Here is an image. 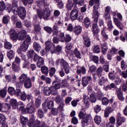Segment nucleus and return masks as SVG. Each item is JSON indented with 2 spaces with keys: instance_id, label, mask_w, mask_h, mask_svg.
Listing matches in <instances>:
<instances>
[{
  "instance_id": "1",
  "label": "nucleus",
  "mask_w": 127,
  "mask_h": 127,
  "mask_svg": "<svg viewBox=\"0 0 127 127\" xmlns=\"http://www.w3.org/2000/svg\"><path fill=\"white\" fill-rule=\"evenodd\" d=\"M19 0H13L12 3V11L14 14H18V16L22 19H24L25 15H26V10L23 7L18 8L17 5V1Z\"/></svg>"
},
{
  "instance_id": "2",
  "label": "nucleus",
  "mask_w": 127,
  "mask_h": 127,
  "mask_svg": "<svg viewBox=\"0 0 127 127\" xmlns=\"http://www.w3.org/2000/svg\"><path fill=\"white\" fill-rule=\"evenodd\" d=\"M19 80L20 81V84L22 85L24 84V87L26 89H30L32 87V82H34L35 81V77L32 76L31 78L28 77L27 74H22L19 77Z\"/></svg>"
},
{
  "instance_id": "3",
  "label": "nucleus",
  "mask_w": 127,
  "mask_h": 127,
  "mask_svg": "<svg viewBox=\"0 0 127 127\" xmlns=\"http://www.w3.org/2000/svg\"><path fill=\"white\" fill-rule=\"evenodd\" d=\"M26 31L25 30H22L18 33H16V31L14 29H11L10 30L9 35L11 39L12 40H23L25 37H26Z\"/></svg>"
},
{
  "instance_id": "4",
  "label": "nucleus",
  "mask_w": 127,
  "mask_h": 127,
  "mask_svg": "<svg viewBox=\"0 0 127 127\" xmlns=\"http://www.w3.org/2000/svg\"><path fill=\"white\" fill-rule=\"evenodd\" d=\"M37 13L38 17H39L40 19L43 18L45 20H48L50 18L51 10H50L49 7L45 8L42 10L38 9L37 10Z\"/></svg>"
},
{
  "instance_id": "5",
  "label": "nucleus",
  "mask_w": 127,
  "mask_h": 127,
  "mask_svg": "<svg viewBox=\"0 0 127 127\" xmlns=\"http://www.w3.org/2000/svg\"><path fill=\"white\" fill-rule=\"evenodd\" d=\"M18 105L21 106L19 107L20 111H21L23 114H32V113H34L35 111V108L34 106H33V103H28L27 105V108H24L25 105L23 104V102L20 101L18 102Z\"/></svg>"
},
{
  "instance_id": "6",
  "label": "nucleus",
  "mask_w": 127,
  "mask_h": 127,
  "mask_svg": "<svg viewBox=\"0 0 127 127\" xmlns=\"http://www.w3.org/2000/svg\"><path fill=\"white\" fill-rule=\"evenodd\" d=\"M79 16V11L76 9H73L70 13V19L74 21V20H79V21H83V16Z\"/></svg>"
},
{
  "instance_id": "7",
  "label": "nucleus",
  "mask_w": 127,
  "mask_h": 127,
  "mask_svg": "<svg viewBox=\"0 0 127 127\" xmlns=\"http://www.w3.org/2000/svg\"><path fill=\"white\" fill-rule=\"evenodd\" d=\"M45 50L47 52L50 51L52 54L56 53V50L55 49V46L50 41H47L45 43Z\"/></svg>"
},
{
  "instance_id": "8",
  "label": "nucleus",
  "mask_w": 127,
  "mask_h": 127,
  "mask_svg": "<svg viewBox=\"0 0 127 127\" xmlns=\"http://www.w3.org/2000/svg\"><path fill=\"white\" fill-rule=\"evenodd\" d=\"M43 93L46 96H50L51 94L54 96L58 95V91L56 90H53V87L50 88L48 87H45L44 88Z\"/></svg>"
},
{
  "instance_id": "9",
  "label": "nucleus",
  "mask_w": 127,
  "mask_h": 127,
  "mask_svg": "<svg viewBox=\"0 0 127 127\" xmlns=\"http://www.w3.org/2000/svg\"><path fill=\"white\" fill-rule=\"evenodd\" d=\"M78 117L79 119H82V121L81 122L82 124H88V123H89L90 115L80 111L79 113Z\"/></svg>"
},
{
  "instance_id": "10",
  "label": "nucleus",
  "mask_w": 127,
  "mask_h": 127,
  "mask_svg": "<svg viewBox=\"0 0 127 127\" xmlns=\"http://www.w3.org/2000/svg\"><path fill=\"white\" fill-rule=\"evenodd\" d=\"M92 32L94 37H97L99 32H100V30L98 28V22H95L93 21L92 24Z\"/></svg>"
},
{
  "instance_id": "11",
  "label": "nucleus",
  "mask_w": 127,
  "mask_h": 127,
  "mask_svg": "<svg viewBox=\"0 0 127 127\" xmlns=\"http://www.w3.org/2000/svg\"><path fill=\"white\" fill-rule=\"evenodd\" d=\"M61 67H63L64 68L66 74H68L69 72H70V66H69V64L63 59H62L61 61Z\"/></svg>"
},
{
  "instance_id": "12",
  "label": "nucleus",
  "mask_w": 127,
  "mask_h": 127,
  "mask_svg": "<svg viewBox=\"0 0 127 127\" xmlns=\"http://www.w3.org/2000/svg\"><path fill=\"white\" fill-rule=\"evenodd\" d=\"M8 110H10V105L8 104L0 103V112L5 113V112H7Z\"/></svg>"
},
{
  "instance_id": "13",
  "label": "nucleus",
  "mask_w": 127,
  "mask_h": 127,
  "mask_svg": "<svg viewBox=\"0 0 127 127\" xmlns=\"http://www.w3.org/2000/svg\"><path fill=\"white\" fill-rule=\"evenodd\" d=\"M125 122H126V119L124 117H122L121 113H118L116 121L117 125L120 127V126H122Z\"/></svg>"
},
{
  "instance_id": "14",
  "label": "nucleus",
  "mask_w": 127,
  "mask_h": 127,
  "mask_svg": "<svg viewBox=\"0 0 127 127\" xmlns=\"http://www.w3.org/2000/svg\"><path fill=\"white\" fill-rule=\"evenodd\" d=\"M27 48H28V45L25 44V43H23L20 48L17 50V53L18 54H21L22 52H26Z\"/></svg>"
},
{
  "instance_id": "15",
  "label": "nucleus",
  "mask_w": 127,
  "mask_h": 127,
  "mask_svg": "<svg viewBox=\"0 0 127 127\" xmlns=\"http://www.w3.org/2000/svg\"><path fill=\"white\" fill-rule=\"evenodd\" d=\"M116 110V107L113 108V107L107 106L105 110L104 117L108 118L112 112H114Z\"/></svg>"
},
{
  "instance_id": "16",
  "label": "nucleus",
  "mask_w": 127,
  "mask_h": 127,
  "mask_svg": "<svg viewBox=\"0 0 127 127\" xmlns=\"http://www.w3.org/2000/svg\"><path fill=\"white\" fill-rule=\"evenodd\" d=\"M87 72V70L86 69V68L84 66H77V68L76 70V74L78 75H79V76H81L82 74L83 75H84V74H86V72Z\"/></svg>"
},
{
  "instance_id": "17",
  "label": "nucleus",
  "mask_w": 127,
  "mask_h": 127,
  "mask_svg": "<svg viewBox=\"0 0 127 127\" xmlns=\"http://www.w3.org/2000/svg\"><path fill=\"white\" fill-rule=\"evenodd\" d=\"M116 94L119 101H124V100H125V97H124V94H123V92L122 91V89H121L120 88L117 89L116 90Z\"/></svg>"
},
{
  "instance_id": "18",
  "label": "nucleus",
  "mask_w": 127,
  "mask_h": 127,
  "mask_svg": "<svg viewBox=\"0 0 127 127\" xmlns=\"http://www.w3.org/2000/svg\"><path fill=\"white\" fill-rule=\"evenodd\" d=\"M92 80V77L91 76H85L82 77V84L83 87H86L88 84H89V82Z\"/></svg>"
},
{
  "instance_id": "19",
  "label": "nucleus",
  "mask_w": 127,
  "mask_h": 127,
  "mask_svg": "<svg viewBox=\"0 0 127 127\" xmlns=\"http://www.w3.org/2000/svg\"><path fill=\"white\" fill-rule=\"evenodd\" d=\"M10 105L12 107V109L13 110H15L17 109V108H18L19 110V107H21L20 105H18V103H17V101L16 100L14 99H12L10 101Z\"/></svg>"
},
{
  "instance_id": "20",
  "label": "nucleus",
  "mask_w": 127,
  "mask_h": 127,
  "mask_svg": "<svg viewBox=\"0 0 127 127\" xmlns=\"http://www.w3.org/2000/svg\"><path fill=\"white\" fill-rule=\"evenodd\" d=\"M83 39L85 46H86V47H90V46H91V41L90 40V38L87 36L83 35Z\"/></svg>"
},
{
  "instance_id": "21",
  "label": "nucleus",
  "mask_w": 127,
  "mask_h": 127,
  "mask_svg": "<svg viewBox=\"0 0 127 127\" xmlns=\"http://www.w3.org/2000/svg\"><path fill=\"white\" fill-rule=\"evenodd\" d=\"M99 16H100V13L98 10H93L92 13V18L94 19L93 21L94 22H98V20H99Z\"/></svg>"
},
{
  "instance_id": "22",
  "label": "nucleus",
  "mask_w": 127,
  "mask_h": 127,
  "mask_svg": "<svg viewBox=\"0 0 127 127\" xmlns=\"http://www.w3.org/2000/svg\"><path fill=\"white\" fill-rule=\"evenodd\" d=\"M83 102L84 104H85V108L88 109L89 108L90 104L89 103L90 102V98L88 95H84L83 97Z\"/></svg>"
},
{
  "instance_id": "23",
  "label": "nucleus",
  "mask_w": 127,
  "mask_h": 127,
  "mask_svg": "<svg viewBox=\"0 0 127 127\" xmlns=\"http://www.w3.org/2000/svg\"><path fill=\"white\" fill-rule=\"evenodd\" d=\"M43 65H44V60L41 57H39L37 63V66L39 67V68H41V67H42Z\"/></svg>"
},
{
  "instance_id": "24",
  "label": "nucleus",
  "mask_w": 127,
  "mask_h": 127,
  "mask_svg": "<svg viewBox=\"0 0 127 127\" xmlns=\"http://www.w3.org/2000/svg\"><path fill=\"white\" fill-rule=\"evenodd\" d=\"M53 86L51 87H53V90H55L56 91H57V90H59V89L62 87L60 83H56V81L53 82Z\"/></svg>"
},
{
  "instance_id": "25",
  "label": "nucleus",
  "mask_w": 127,
  "mask_h": 127,
  "mask_svg": "<svg viewBox=\"0 0 127 127\" xmlns=\"http://www.w3.org/2000/svg\"><path fill=\"white\" fill-rule=\"evenodd\" d=\"M33 48L35 51L37 52H38L41 50V46L39 44L36 43V42H34L33 44Z\"/></svg>"
},
{
  "instance_id": "26",
  "label": "nucleus",
  "mask_w": 127,
  "mask_h": 127,
  "mask_svg": "<svg viewBox=\"0 0 127 127\" xmlns=\"http://www.w3.org/2000/svg\"><path fill=\"white\" fill-rule=\"evenodd\" d=\"M66 6L68 10H71V9H72L73 6H74V4L73 3L72 0H67V3Z\"/></svg>"
},
{
  "instance_id": "27",
  "label": "nucleus",
  "mask_w": 127,
  "mask_h": 127,
  "mask_svg": "<svg viewBox=\"0 0 127 127\" xmlns=\"http://www.w3.org/2000/svg\"><path fill=\"white\" fill-rule=\"evenodd\" d=\"M36 3L38 7H41L43 4L47 5L45 0H39L36 1Z\"/></svg>"
},
{
  "instance_id": "28",
  "label": "nucleus",
  "mask_w": 127,
  "mask_h": 127,
  "mask_svg": "<svg viewBox=\"0 0 127 127\" xmlns=\"http://www.w3.org/2000/svg\"><path fill=\"white\" fill-rule=\"evenodd\" d=\"M92 52L93 53H100L101 52V48H100V47L98 45H95L92 47Z\"/></svg>"
},
{
  "instance_id": "29",
  "label": "nucleus",
  "mask_w": 127,
  "mask_h": 127,
  "mask_svg": "<svg viewBox=\"0 0 127 127\" xmlns=\"http://www.w3.org/2000/svg\"><path fill=\"white\" fill-rule=\"evenodd\" d=\"M10 20V17H9V16H4L2 18V23H3V24H7L9 22Z\"/></svg>"
},
{
  "instance_id": "30",
  "label": "nucleus",
  "mask_w": 127,
  "mask_h": 127,
  "mask_svg": "<svg viewBox=\"0 0 127 127\" xmlns=\"http://www.w3.org/2000/svg\"><path fill=\"white\" fill-rule=\"evenodd\" d=\"M41 79L42 81H45L46 84H51V78L49 77H46L44 75H41Z\"/></svg>"
},
{
  "instance_id": "31",
  "label": "nucleus",
  "mask_w": 127,
  "mask_h": 127,
  "mask_svg": "<svg viewBox=\"0 0 127 127\" xmlns=\"http://www.w3.org/2000/svg\"><path fill=\"white\" fill-rule=\"evenodd\" d=\"M65 106V104H64V102H61L59 107H58V111L59 112H60V113H62V112H64L65 110L64 109V107Z\"/></svg>"
},
{
  "instance_id": "32",
  "label": "nucleus",
  "mask_w": 127,
  "mask_h": 127,
  "mask_svg": "<svg viewBox=\"0 0 127 127\" xmlns=\"http://www.w3.org/2000/svg\"><path fill=\"white\" fill-rule=\"evenodd\" d=\"M94 122L97 125H100V124L102 123V118H101V116L98 115L94 117Z\"/></svg>"
},
{
  "instance_id": "33",
  "label": "nucleus",
  "mask_w": 127,
  "mask_h": 127,
  "mask_svg": "<svg viewBox=\"0 0 127 127\" xmlns=\"http://www.w3.org/2000/svg\"><path fill=\"white\" fill-rule=\"evenodd\" d=\"M83 23L84 24L85 27L88 28V27L90 26V24H91L90 19L88 17H86L84 20Z\"/></svg>"
},
{
  "instance_id": "34",
  "label": "nucleus",
  "mask_w": 127,
  "mask_h": 127,
  "mask_svg": "<svg viewBox=\"0 0 127 127\" xmlns=\"http://www.w3.org/2000/svg\"><path fill=\"white\" fill-rule=\"evenodd\" d=\"M90 59L91 61H93L96 64L99 63V57L97 56H91L90 57Z\"/></svg>"
},
{
  "instance_id": "35",
  "label": "nucleus",
  "mask_w": 127,
  "mask_h": 127,
  "mask_svg": "<svg viewBox=\"0 0 127 127\" xmlns=\"http://www.w3.org/2000/svg\"><path fill=\"white\" fill-rule=\"evenodd\" d=\"M37 116L39 119H42L44 117V112H43V110L41 109H38L37 111Z\"/></svg>"
},
{
  "instance_id": "36",
  "label": "nucleus",
  "mask_w": 127,
  "mask_h": 127,
  "mask_svg": "<svg viewBox=\"0 0 127 127\" xmlns=\"http://www.w3.org/2000/svg\"><path fill=\"white\" fill-rule=\"evenodd\" d=\"M74 32L77 35L82 32V27L81 26H76L74 28Z\"/></svg>"
},
{
  "instance_id": "37",
  "label": "nucleus",
  "mask_w": 127,
  "mask_h": 127,
  "mask_svg": "<svg viewBox=\"0 0 127 127\" xmlns=\"http://www.w3.org/2000/svg\"><path fill=\"white\" fill-rule=\"evenodd\" d=\"M15 53L12 50L9 51L7 53V56L9 59H11V58H13L14 57V55Z\"/></svg>"
},
{
  "instance_id": "38",
  "label": "nucleus",
  "mask_w": 127,
  "mask_h": 127,
  "mask_svg": "<svg viewBox=\"0 0 127 127\" xmlns=\"http://www.w3.org/2000/svg\"><path fill=\"white\" fill-rule=\"evenodd\" d=\"M114 22L117 27H119L120 28V29H122V28L121 27V21H120V20H119L118 18L114 17Z\"/></svg>"
},
{
  "instance_id": "39",
  "label": "nucleus",
  "mask_w": 127,
  "mask_h": 127,
  "mask_svg": "<svg viewBox=\"0 0 127 127\" xmlns=\"http://www.w3.org/2000/svg\"><path fill=\"white\" fill-rule=\"evenodd\" d=\"M95 4L93 6V10H97L99 9L100 6V0H94Z\"/></svg>"
},
{
  "instance_id": "40",
  "label": "nucleus",
  "mask_w": 127,
  "mask_h": 127,
  "mask_svg": "<svg viewBox=\"0 0 127 127\" xmlns=\"http://www.w3.org/2000/svg\"><path fill=\"white\" fill-rule=\"evenodd\" d=\"M106 81L107 79H106L104 77H102L99 79L98 84L100 86H103V85H104L105 83H106Z\"/></svg>"
},
{
  "instance_id": "41",
  "label": "nucleus",
  "mask_w": 127,
  "mask_h": 127,
  "mask_svg": "<svg viewBox=\"0 0 127 127\" xmlns=\"http://www.w3.org/2000/svg\"><path fill=\"white\" fill-rule=\"evenodd\" d=\"M20 121L21 125L24 126V125H26V123L28 122V119L25 117H24L23 116H21Z\"/></svg>"
},
{
  "instance_id": "42",
  "label": "nucleus",
  "mask_w": 127,
  "mask_h": 127,
  "mask_svg": "<svg viewBox=\"0 0 127 127\" xmlns=\"http://www.w3.org/2000/svg\"><path fill=\"white\" fill-rule=\"evenodd\" d=\"M62 88H67L69 86V83L67 81V79H63L62 81Z\"/></svg>"
},
{
  "instance_id": "43",
  "label": "nucleus",
  "mask_w": 127,
  "mask_h": 127,
  "mask_svg": "<svg viewBox=\"0 0 127 127\" xmlns=\"http://www.w3.org/2000/svg\"><path fill=\"white\" fill-rule=\"evenodd\" d=\"M27 100L29 104H33V96L30 94L27 95Z\"/></svg>"
},
{
  "instance_id": "44",
  "label": "nucleus",
  "mask_w": 127,
  "mask_h": 127,
  "mask_svg": "<svg viewBox=\"0 0 127 127\" xmlns=\"http://www.w3.org/2000/svg\"><path fill=\"white\" fill-rule=\"evenodd\" d=\"M35 105L37 109H39V107L41 105V100L39 98L36 99L35 102Z\"/></svg>"
},
{
  "instance_id": "45",
  "label": "nucleus",
  "mask_w": 127,
  "mask_h": 127,
  "mask_svg": "<svg viewBox=\"0 0 127 127\" xmlns=\"http://www.w3.org/2000/svg\"><path fill=\"white\" fill-rule=\"evenodd\" d=\"M25 39L23 42V43H25V44H27V45H29L31 41V38H30V36L27 35L25 37Z\"/></svg>"
},
{
  "instance_id": "46",
  "label": "nucleus",
  "mask_w": 127,
  "mask_h": 127,
  "mask_svg": "<svg viewBox=\"0 0 127 127\" xmlns=\"http://www.w3.org/2000/svg\"><path fill=\"white\" fill-rule=\"evenodd\" d=\"M12 47V45L8 42H6L4 43V48L5 49H11Z\"/></svg>"
},
{
  "instance_id": "47",
  "label": "nucleus",
  "mask_w": 127,
  "mask_h": 127,
  "mask_svg": "<svg viewBox=\"0 0 127 127\" xmlns=\"http://www.w3.org/2000/svg\"><path fill=\"white\" fill-rule=\"evenodd\" d=\"M74 53L75 57L79 59H81V53L78 50V49H75L74 51Z\"/></svg>"
},
{
  "instance_id": "48",
  "label": "nucleus",
  "mask_w": 127,
  "mask_h": 127,
  "mask_svg": "<svg viewBox=\"0 0 127 127\" xmlns=\"http://www.w3.org/2000/svg\"><path fill=\"white\" fill-rule=\"evenodd\" d=\"M41 71L42 73L45 74V75H47L48 74V72L49 70H48V67L46 66H42Z\"/></svg>"
},
{
  "instance_id": "49",
  "label": "nucleus",
  "mask_w": 127,
  "mask_h": 127,
  "mask_svg": "<svg viewBox=\"0 0 127 127\" xmlns=\"http://www.w3.org/2000/svg\"><path fill=\"white\" fill-rule=\"evenodd\" d=\"M109 102V99L107 97H104L102 100V105L104 106H108Z\"/></svg>"
},
{
  "instance_id": "50",
  "label": "nucleus",
  "mask_w": 127,
  "mask_h": 127,
  "mask_svg": "<svg viewBox=\"0 0 127 127\" xmlns=\"http://www.w3.org/2000/svg\"><path fill=\"white\" fill-rule=\"evenodd\" d=\"M35 52L33 50H30L28 51V54H27V56L28 58H31L32 59L33 58V56L34 55V54Z\"/></svg>"
},
{
  "instance_id": "51",
  "label": "nucleus",
  "mask_w": 127,
  "mask_h": 127,
  "mask_svg": "<svg viewBox=\"0 0 127 127\" xmlns=\"http://www.w3.org/2000/svg\"><path fill=\"white\" fill-rule=\"evenodd\" d=\"M102 53H103V54H106V53H107V51H108V47H107L105 44L102 45Z\"/></svg>"
},
{
  "instance_id": "52",
  "label": "nucleus",
  "mask_w": 127,
  "mask_h": 127,
  "mask_svg": "<svg viewBox=\"0 0 127 127\" xmlns=\"http://www.w3.org/2000/svg\"><path fill=\"white\" fill-rule=\"evenodd\" d=\"M102 73H103V68L101 66L97 68V76L98 77H101L102 76Z\"/></svg>"
},
{
  "instance_id": "53",
  "label": "nucleus",
  "mask_w": 127,
  "mask_h": 127,
  "mask_svg": "<svg viewBox=\"0 0 127 127\" xmlns=\"http://www.w3.org/2000/svg\"><path fill=\"white\" fill-rule=\"evenodd\" d=\"M59 39L60 41H61V42H64V41H65V35L63 33L60 34Z\"/></svg>"
},
{
  "instance_id": "54",
  "label": "nucleus",
  "mask_w": 127,
  "mask_h": 127,
  "mask_svg": "<svg viewBox=\"0 0 127 127\" xmlns=\"http://www.w3.org/2000/svg\"><path fill=\"white\" fill-rule=\"evenodd\" d=\"M8 92L10 95H14L15 90L14 89V88L12 87H9L8 88Z\"/></svg>"
},
{
  "instance_id": "55",
  "label": "nucleus",
  "mask_w": 127,
  "mask_h": 127,
  "mask_svg": "<svg viewBox=\"0 0 127 127\" xmlns=\"http://www.w3.org/2000/svg\"><path fill=\"white\" fill-rule=\"evenodd\" d=\"M22 1L24 5H27V3L29 4H32L33 3V0H22Z\"/></svg>"
},
{
  "instance_id": "56",
  "label": "nucleus",
  "mask_w": 127,
  "mask_h": 127,
  "mask_svg": "<svg viewBox=\"0 0 127 127\" xmlns=\"http://www.w3.org/2000/svg\"><path fill=\"white\" fill-rule=\"evenodd\" d=\"M6 96V90L2 89L0 90V97L1 98H4Z\"/></svg>"
},
{
  "instance_id": "57",
  "label": "nucleus",
  "mask_w": 127,
  "mask_h": 127,
  "mask_svg": "<svg viewBox=\"0 0 127 127\" xmlns=\"http://www.w3.org/2000/svg\"><path fill=\"white\" fill-rule=\"evenodd\" d=\"M0 123L2 124L5 123V117L2 114H0Z\"/></svg>"
},
{
  "instance_id": "58",
  "label": "nucleus",
  "mask_w": 127,
  "mask_h": 127,
  "mask_svg": "<svg viewBox=\"0 0 127 127\" xmlns=\"http://www.w3.org/2000/svg\"><path fill=\"white\" fill-rule=\"evenodd\" d=\"M104 17L106 20H107V21H111V15L109 14V13H105Z\"/></svg>"
},
{
  "instance_id": "59",
  "label": "nucleus",
  "mask_w": 127,
  "mask_h": 127,
  "mask_svg": "<svg viewBox=\"0 0 127 127\" xmlns=\"http://www.w3.org/2000/svg\"><path fill=\"white\" fill-rule=\"evenodd\" d=\"M5 8V4L4 3V2L3 1L0 2V11H2L3 10H4Z\"/></svg>"
},
{
  "instance_id": "60",
  "label": "nucleus",
  "mask_w": 127,
  "mask_h": 127,
  "mask_svg": "<svg viewBox=\"0 0 127 127\" xmlns=\"http://www.w3.org/2000/svg\"><path fill=\"white\" fill-rule=\"evenodd\" d=\"M44 30H45V31H46V32H47L48 33H49L50 34L52 33V28L50 27H44Z\"/></svg>"
},
{
  "instance_id": "61",
  "label": "nucleus",
  "mask_w": 127,
  "mask_h": 127,
  "mask_svg": "<svg viewBox=\"0 0 127 127\" xmlns=\"http://www.w3.org/2000/svg\"><path fill=\"white\" fill-rule=\"evenodd\" d=\"M74 3H77L79 5H83L84 4V0H73Z\"/></svg>"
},
{
  "instance_id": "62",
  "label": "nucleus",
  "mask_w": 127,
  "mask_h": 127,
  "mask_svg": "<svg viewBox=\"0 0 127 127\" xmlns=\"http://www.w3.org/2000/svg\"><path fill=\"white\" fill-rule=\"evenodd\" d=\"M20 97H21V100H22V101H26V99L27 98V95H26V93H25V92H23L21 93Z\"/></svg>"
},
{
  "instance_id": "63",
  "label": "nucleus",
  "mask_w": 127,
  "mask_h": 127,
  "mask_svg": "<svg viewBox=\"0 0 127 127\" xmlns=\"http://www.w3.org/2000/svg\"><path fill=\"white\" fill-rule=\"evenodd\" d=\"M91 103H95L96 101H97V98H96V96H95L94 94L90 95V99H89Z\"/></svg>"
},
{
  "instance_id": "64",
  "label": "nucleus",
  "mask_w": 127,
  "mask_h": 127,
  "mask_svg": "<svg viewBox=\"0 0 127 127\" xmlns=\"http://www.w3.org/2000/svg\"><path fill=\"white\" fill-rule=\"evenodd\" d=\"M121 68L122 70H126L127 69V64H126L124 60L121 61Z\"/></svg>"
}]
</instances>
